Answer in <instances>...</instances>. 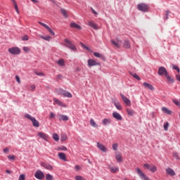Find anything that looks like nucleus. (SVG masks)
Listing matches in <instances>:
<instances>
[{
  "instance_id": "nucleus-1",
  "label": "nucleus",
  "mask_w": 180,
  "mask_h": 180,
  "mask_svg": "<svg viewBox=\"0 0 180 180\" xmlns=\"http://www.w3.org/2000/svg\"><path fill=\"white\" fill-rule=\"evenodd\" d=\"M64 46L67 47V49H69V50H71L72 51H77V46L71 41H70L68 39H65L64 40Z\"/></svg>"
},
{
  "instance_id": "nucleus-2",
  "label": "nucleus",
  "mask_w": 180,
  "mask_h": 180,
  "mask_svg": "<svg viewBox=\"0 0 180 180\" xmlns=\"http://www.w3.org/2000/svg\"><path fill=\"white\" fill-rule=\"evenodd\" d=\"M25 117L31 120L34 127H40V123L39 122V121H37L36 118L30 115V114H25Z\"/></svg>"
},
{
  "instance_id": "nucleus-3",
  "label": "nucleus",
  "mask_w": 180,
  "mask_h": 180,
  "mask_svg": "<svg viewBox=\"0 0 180 180\" xmlns=\"http://www.w3.org/2000/svg\"><path fill=\"white\" fill-rule=\"evenodd\" d=\"M137 8L139 11H141V12H148V9H150V7H148V5H147L146 3H141L137 5Z\"/></svg>"
},
{
  "instance_id": "nucleus-4",
  "label": "nucleus",
  "mask_w": 180,
  "mask_h": 180,
  "mask_svg": "<svg viewBox=\"0 0 180 180\" xmlns=\"http://www.w3.org/2000/svg\"><path fill=\"white\" fill-rule=\"evenodd\" d=\"M8 52L13 56H18L20 54V49L19 47L13 46L8 49Z\"/></svg>"
},
{
  "instance_id": "nucleus-5",
  "label": "nucleus",
  "mask_w": 180,
  "mask_h": 180,
  "mask_svg": "<svg viewBox=\"0 0 180 180\" xmlns=\"http://www.w3.org/2000/svg\"><path fill=\"white\" fill-rule=\"evenodd\" d=\"M136 172L138 174L139 178H141L142 180H150V178L147 177L146 174L143 172V171L141 170L140 168H136Z\"/></svg>"
},
{
  "instance_id": "nucleus-6",
  "label": "nucleus",
  "mask_w": 180,
  "mask_h": 180,
  "mask_svg": "<svg viewBox=\"0 0 180 180\" xmlns=\"http://www.w3.org/2000/svg\"><path fill=\"white\" fill-rule=\"evenodd\" d=\"M44 173L41 170H37L34 173V177L37 179L41 180L44 178Z\"/></svg>"
},
{
  "instance_id": "nucleus-7",
  "label": "nucleus",
  "mask_w": 180,
  "mask_h": 180,
  "mask_svg": "<svg viewBox=\"0 0 180 180\" xmlns=\"http://www.w3.org/2000/svg\"><path fill=\"white\" fill-rule=\"evenodd\" d=\"M158 75H160V76L164 75L165 77L166 75H167L168 71L167 70V68L161 66L158 69Z\"/></svg>"
},
{
  "instance_id": "nucleus-8",
  "label": "nucleus",
  "mask_w": 180,
  "mask_h": 180,
  "mask_svg": "<svg viewBox=\"0 0 180 180\" xmlns=\"http://www.w3.org/2000/svg\"><path fill=\"white\" fill-rule=\"evenodd\" d=\"M88 67H95L96 65H101L99 62H96L94 59H89L87 61Z\"/></svg>"
},
{
  "instance_id": "nucleus-9",
  "label": "nucleus",
  "mask_w": 180,
  "mask_h": 180,
  "mask_svg": "<svg viewBox=\"0 0 180 180\" xmlns=\"http://www.w3.org/2000/svg\"><path fill=\"white\" fill-rule=\"evenodd\" d=\"M38 136L40 137V139H42V140H44V141H49V134L44 133V132H38Z\"/></svg>"
},
{
  "instance_id": "nucleus-10",
  "label": "nucleus",
  "mask_w": 180,
  "mask_h": 180,
  "mask_svg": "<svg viewBox=\"0 0 180 180\" xmlns=\"http://www.w3.org/2000/svg\"><path fill=\"white\" fill-rule=\"evenodd\" d=\"M120 96H121V98H122L123 102H124L125 104H127V106H130V105H131V101H130V99L127 98L124 96V94H120Z\"/></svg>"
},
{
  "instance_id": "nucleus-11",
  "label": "nucleus",
  "mask_w": 180,
  "mask_h": 180,
  "mask_svg": "<svg viewBox=\"0 0 180 180\" xmlns=\"http://www.w3.org/2000/svg\"><path fill=\"white\" fill-rule=\"evenodd\" d=\"M87 25H88V26L91 27V29H94V30H99V27L94 21H88Z\"/></svg>"
},
{
  "instance_id": "nucleus-12",
  "label": "nucleus",
  "mask_w": 180,
  "mask_h": 180,
  "mask_svg": "<svg viewBox=\"0 0 180 180\" xmlns=\"http://www.w3.org/2000/svg\"><path fill=\"white\" fill-rule=\"evenodd\" d=\"M97 147L103 153H106L108 151V148H106V146H105L103 144H102L99 142H97Z\"/></svg>"
},
{
  "instance_id": "nucleus-13",
  "label": "nucleus",
  "mask_w": 180,
  "mask_h": 180,
  "mask_svg": "<svg viewBox=\"0 0 180 180\" xmlns=\"http://www.w3.org/2000/svg\"><path fill=\"white\" fill-rule=\"evenodd\" d=\"M94 56L96 57L97 58H101V60H103V61L106 60V58L103 54L99 53V52H94Z\"/></svg>"
},
{
  "instance_id": "nucleus-14",
  "label": "nucleus",
  "mask_w": 180,
  "mask_h": 180,
  "mask_svg": "<svg viewBox=\"0 0 180 180\" xmlns=\"http://www.w3.org/2000/svg\"><path fill=\"white\" fill-rule=\"evenodd\" d=\"M112 117H114V119H116V120H123V117L117 112H112Z\"/></svg>"
},
{
  "instance_id": "nucleus-15",
  "label": "nucleus",
  "mask_w": 180,
  "mask_h": 180,
  "mask_svg": "<svg viewBox=\"0 0 180 180\" xmlns=\"http://www.w3.org/2000/svg\"><path fill=\"white\" fill-rule=\"evenodd\" d=\"M143 86L147 89H150V91H154V86H153L150 83H148L146 82H143Z\"/></svg>"
},
{
  "instance_id": "nucleus-16",
  "label": "nucleus",
  "mask_w": 180,
  "mask_h": 180,
  "mask_svg": "<svg viewBox=\"0 0 180 180\" xmlns=\"http://www.w3.org/2000/svg\"><path fill=\"white\" fill-rule=\"evenodd\" d=\"M166 173L168 175H170V176H175V171H174V169H172V168H167L166 169Z\"/></svg>"
},
{
  "instance_id": "nucleus-17",
  "label": "nucleus",
  "mask_w": 180,
  "mask_h": 180,
  "mask_svg": "<svg viewBox=\"0 0 180 180\" xmlns=\"http://www.w3.org/2000/svg\"><path fill=\"white\" fill-rule=\"evenodd\" d=\"M58 158H60V160H62L63 161H67V156L64 153H58Z\"/></svg>"
},
{
  "instance_id": "nucleus-18",
  "label": "nucleus",
  "mask_w": 180,
  "mask_h": 180,
  "mask_svg": "<svg viewBox=\"0 0 180 180\" xmlns=\"http://www.w3.org/2000/svg\"><path fill=\"white\" fill-rule=\"evenodd\" d=\"M53 102H55V103H56V105H58V106H61L62 108H65V105L64 103H63V102H61V101L54 98H53Z\"/></svg>"
},
{
  "instance_id": "nucleus-19",
  "label": "nucleus",
  "mask_w": 180,
  "mask_h": 180,
  "mask_svg": "<svg viewBox=\"0 0 180 180\" xmlns=\"http://www.w3.org/2000/svg\"><path fill=\"white\" fill-rule=\"evenodd\" d=\"M110 123H112V120H110L109 118H104L102 120V124L103 126H108V124H110Z\"/></svg>"
},
{
  "instance_id": "nucleus-20",
  "label": "nucleus",
  "mask_w": 180,
  "mask_h": 180,
  "mask_svg": "<svg viewBox=\"0 0 180 180\" xmlns=\"http://www.w3.org/2000/svg\"><path fill=\"white\" fill-rule=\"evenodd\" d=\"M58 119H59L60 122H61V120H63V122H67V121H68L69 118H68V116H67V115H59Z\"/></svg>"
},
{
  "instance_id": "nucleus-21",
  "label": "nucleus",
  "mask_w": 180,
  "mask_h": 180,
  "mask_svg": "<svg viewBox=\"0 0 180 180\" xmlns=\"http://www.w3.org/2000/svg\"><path fill=\"white\" fill-rule=\"evenodd\" d=\"M41 166L44 167L46 169H49V171H51L53 169V166L50 164L47 163H42Z\"/></svg>"
},
{
  "instance_id": "nucleus-22",
  "label": "nucleus",
  "mask_w": 180,
  "mask_h": 180,
  "mask_svg": "<svg viewBox=\"0 0 180 180\" xmlns=\"http://www.w3.org/2000/svg\"><path fill=\"white\" fill-rule=\"evenodd\" d=\"M70 27H72L73 29H78L79 30H81V29H82L81 25H79L75 22H72L70 24Z\"/></svg>"
},
{
  "instance_id": "nucleus-23",
  "label": "nucleus",
  "mask_w": 180,
  "mask_h": 180,
  "mask_svg": "<svg viewBox=\"0 0 180 180\" xmlns=\"http://www.w3.org/2000/svg\"><path fill=\"white\" fill-rule=\"evenodd\" d=\"M162 112H163L164 113H166V115H171V113H172V111H171V110L168 109L166 107L162 108Z\"/></svg>"
},
{
  "instance_id": "nucleus-24",
  "label": "nucleus",
  "mask_w": 180,
  "mask_h": 180,
  "mask_svg": "<svg viewBox=\"0 0 180 180\" xmlns=\"http://www.w3.org/2000/svg\"><path fill=\"white\" fill-rule=\"evenodd\" d=\"M39 37H40V39H42L43 40H46V41H50V40H51V37L47 35V36H43V35H39Z\"/></svg>"
},
{
  "instance_id": "nucleus-25",
  "label": "nucleus",
  "mask_w": 180,
  "mask_h": 180,
  "mask_svg": "<svg viewBox=\"0 0 180 180\" xmlns=\"http://www.w3.org/2000/svg\"><path fill=\"white\" fill-rule=\"evenodd\" d=\"M57 64L60 67H64V65H65V62L64 61V59L60 58L57 61Z\"/></svg>"
},
{
  "instance_id": "nucleus-26",
  "label": "nucleus",
  "mask_w": 180,
  "mask_h": 180,
  "mask_svg": "<svg viewBox=\"0 0 180 180\" xmlns=\"http://www.w3.org/2000/svg\"><path fill=\"white\" fill-rule=\"evenodd\" d=\"M165 77L167 79V81L170 82V84H174V79L171 77V76H169L168 73Z\"/></svg>"
},
{
  "instance_id": "nucleus-27",
  "label": "nucleus",
  "mask_w": 180,
  "mask_h": 180,
  "mask_svg": "<svg viewBox=\"0 0 180 180\" xmlns=\"http://www.w3.org/2000/svg\"><path fill=\"white\" fill-rule=\"evenodd\" d=\"M124 49H130V41L129 40H125L124 42Z\"/></svg>"
},
{
  "instance_id": "nucleus-28",
  "label": "nucleus",
  "mask_w": 180,
  "mask_h": 180,
  "mask_svg": "<svg viewBox=\"0 0 180 180\" xmlns=\"http://www.w3.org/2000/svg\"><path fill=\"white\" fill-rule=\"evenodd\" d=\"M126 110L128 116H133V115H134V110H133L132 109L127 108Z\"/></svg>"
},
{
  "instance_id": "nucleus-29",
  "label": "nucleus",
  "mask_w": 180,
  "mask_h": 180,
  "mask_svg": "<svg viewBox=\"0 0 180 180\" xmlns=\"http://www.w3.org/2000/svg\"><path fill=\"white\" fill-rule=\"evenodd\" d=\"M110 169H111V172L113 174L115 172H117L119 171V167H110Z\"/></svg>"
},
{
  "instance_id": "nucleus-30",
  "label": "nucleus",
  "mask_w": 180,
  "mask_h": 180,
  "mask_svg": "<svg viewBox=\"0 0 180 180\" xmlns=\"http://www.w3.org/2000/svg\"><path fill=\"white\" fill-rule=\"evenodd\" d=\"M63 96H65V98H72V94H71V93L65 90Z\"/></svg>"
},
{
  "instance_id": "nucleus-31",
  "label": "nucleus",
  "mask_w": 180,
  "mask_h": 180,
  "mask_svg": "<svg viewBox=\"0 0 180 180\" xmlns=\"http://www.w3.org/2000/svg\"><path fill=\"white\" fill-rule=\"evenodd\" d=\"M115 108L117 109V110H122V105H120V103H117V102H115L114 103Z\"/></svg>"
},
{
  "instance_id": "nucleus-32",
  "label": "nucleus",
  "mask_w": 180,
  "mask_h": 180,
  "mask_svg": "<svg viewBox=\"0 0 180 180\" xmlns=\"http://www.w3.org/2000/svg\"><path fill=\"white\" fill-rule=\"evenodd\" d=\"M90 124L92 126V127H98V125L96 124V122H95V120L94 119L90 120Z\"/></svg>"
},
{
  "instance_id": "nucleus-33",
  "label": "nucleus",
  "mask_w": 180,
  "mask_h": 180,
  "mask_svg": "<svg viewBox=\"0 0 180 180\" xmlns=\"http://www.w3.org/2000/svg\"><path fill=\"white\" fill-rule=\"evenodd\" d=\"M131 75L133 76V77L138 81H140L141 79V78H140V76H139V75H137L136 73H131Z\"/></svg>"
},
{
  "instance_id": "nucleus-34",
  "label": "nucleus",
  "mask_w": 180,
  "mask_h": 180,
  "mask_svg": "<svg viewBox=\"0 0 180 180\" xmlns=\"http://www.w3.org/2000/svg\"><path fill=\"white\" fill-rule=\"evenodd\" d=\"M80 44L83 49H85V50H87V51H91V49H89L86 45L84 44V43L80 42Z\"/></svg>"
},
{
  "instance_id": "nucleus-35",
  "label": "nucleus",
  "mask_w": 180,
  "mask_h": 180,
  "mask_svg": "<svg viewBox=\"0 0 180 180\" xmlns=\"http://www.w3.org/2000/svg\"><path fill=\"white\" fill-rule=\"evenodd\" d=\"M67 140V134H62L60 137V141H65Z\"/></svg>"
},
{
  "instance_id": "nucleus-36",
  "label": "nucleus",
  "mask_w": 180,
  "mask_h": 180,
  "mask_svg": "<svg viewBox=\"0 0 180 180\" xmlns=\"http://www.w3.org/2000/svg\"><path fill=\"white\" fill-rule=\"evenodd\" d=\"M53 139L56 141H58L60 140V137L58 136V134H53Z\"/></svg>"
},
{
  "instance_id": "nucleus-37",
  "label": "nucleus",
  "mask_w": 180,
  "mask_h": 180,
  "mask_svg": "<svg viewBox=\"0 0 180 180\" xmlns=\"http://www.w3.org/2000/svg\"><path fill=\"white\" fill-rule=\"evenodd\" d=\"M58 95H63L64 96V93L65 92V90L63 89H59L57 91Z\"/></svg>"
},
{
  "instance_id": "nucleus-38",
  "label": "nucleus",
  "mask_w": 180,
  "mask_h": 180,
  "mask_svg": "<svg viewBox=\"0 0 180 180\" xmlns=\"http://www.w3.org/2000/svg\"><path fill=\"white\" fill-rule=\"evenodd\" d=\"M13 3L17 13H19V8H18V4H16V1L15 0L13 1Z\"/></svg>"
},
{
  "instance_id": "nucleus-39",
  "label": "nucleus",
  "mask_w": 180,
  "mask_h": 180,
  "mask_svg": "<svg viewBox=\"0 0 180 180\" xmlns=\"http://www.w3.org/2000/svg\"><path fill=\"white\" fill-rule=\"evenodd\" d=\"M46 180H53V175H51L50 174H46Z\"/></svg>"
},
{
  "instance_id": "nucleus-40",
  "label": "nucleus",
  "mask_w": 180,
  "mask_h": 180,
  "mask_svg": "<svg viewBox=\"0 0 180 180\" xmlns=\"http://www.w3.org/2000/svg\"><path fill=\"white\" fill-rule=\"evenodd\" d=\"M149 170H150L151 172H156V171H157V167H155V165H152V166L150 167Z\"/></svg>"
},
{
  "instance_id": "nucleus-41",
  "label": "nucleus",
  "mask_w": 180,
  "mask_h": 180,
  "mask_svg": "<svg viewBox=\"0 0 180 180\" xmlns=\"http://www.w3.org/2000/svg\"><path fill=\"white\" fill-rule=\"evenodd\" d=\"M46 30H48V32H49V33L52 34V36H56V33H54V31H53V30H51L50 27L48 26V27H46Z\"/></svg>"
},
{
  "instance_id": "nucleus-42",
  "label": "nucleus",
  "mask_w": 180,
  "mask_h": 180,
  "mask_svg": "<svg viewBox=\"0 0 180 180\" xmlns=\"http://www.w3.org/2000/svg\"><path fill=\"white\" fill-rule=\"evenodd\" d=\"M60 12L63 15V16H65V18H68V16H67V11H65V9L61 8L60 9Z\"/></svg>"
},
{
  "instance_id": "nucleus-43",
  "label": "nucleus",
  "mask_w": 180,
  "mask_h": 180,
  "mask_svg": "<svg viewBox=\"0 0 180 180\" xmlns=\"http://www.w3.org/2000/svg\"><path fill=\"white\" fill-rule=\"evenodd\" d=\"M116 160L118 162H122V161H123L122 160V156H120V155H116Z\"/></svg>"
},
{
  "instance_id": "nucleus-44",
  "label": "nucleus",
  "mask_w": 180,
  "mask_h": 180,
  "mask_svg": "<svg viewBox=\"0 0 180 180\" xmlns=\"http://www.w3.org/2000/svg\"><path fill=\"white\" fill-rule=\"evenodd\" d=\"M169 126V124L168 122H166L164 124L163 127H164V130H165V131H167V130H168Z\"/></svg>"
},
{
  "instance_id": "nucleus-45",
  "label": "nucleus",
  "mask_w": 180,
  "mask_h": 180,
  "mask_svg": "<svg viewBox=\"0 0 180 180\" xmlns=\"http://www.w3.org/2000/svg\"><path fill=\"white\" fill-rule=\"evenodd\" d=\"M172 102H174L176 105V106H179V108H180V101H179L174 98L172 100Z\"/></svg>"
},
{
  "instance_id": "nucleus-46",
  "label": "nucleus",
  "mask_w": 180,
  "mask_h": 180,
  "mask_svg": "<svg viewBox=\"0 0 180 180\" xmlns=\"http://www.w3.org/2000/svg\"><path fill=\"white\" fill-rule=\"evenodd\" d=\"M26 178V176L25 175V174H22L20 175L18 180H25Z\"/></svg>"
},
{
  "instance_id": "nucleus-47",
  "label": "nucleus",
  "mask_w": 180,
  "mask_h": 180,
  "mask_svg": "<svg viewBox=\"0 0 180 180\" xmlns=\"http://www.w3.org/2000/svg\"><path fill=\"white\" fill-rule=\"evenodd\" d=\"M58 150H60V151H67V147H65V146H61V147H59L58 148Z\"/></svg>"
},
{
  "instance_id": "nucleus-48",
  "label": "nucleus",
  "mask_w": 180,
  "mask_h": 180,
  "mask_svg": "<svg viewBox=\"0 0 180 180\" xmlns=\"http://www.w3.org/2000/svg\"><path fill=\"white\" fill-rule=\"evenodd\" d=\"M172 68H173V70H176V71H177V72H180L179 68L176 65H174L172 66Z\"/></svg>"
},
{
  "instance_id": "nucleus-49",
  "label": "nucleus",
  "mask_w": 180,
  "mask_h": 180,
  "mask_svg": "<svg viewBox=\"0 0 180 180\" xmlns=\"http://www.w3.org/2000/svg\"><path fill=\"white\" fill-rule=\"evenodd\" d=\"M169 16V11L167 10V11H166V13H165V15L164 17V19L167 20Z\"/></svg>"
},
{
  "instance_id": "nucleus-50",
  "label": "nucleus",
  "mask_w": 180,
  "mask_h": 180,
  "mask_svg": "<svg viewBox=\"0 0 180 180\" xmlns=\"http://www.w3.org/2000/svg\"><path fill=\"white\" fill-rule=\"evenodd\" d=\"M75 179L76 180H86L85 178L82 177V176H76Z\"/></svg>"
},
{
  "instance_id": "nucleus-51",
  "label": "nucleus",
  "mask_w": 180,
  "mask_h": 180,
  "mask_svg": "<svg viewBox=\"0 0 180 180\" xmlns=\"http://www.w3.org/2000/svg\"><path fill=\"white\" fill-rule=\"evenodd\" d=\"M112 44H113V46H115V47H118L119 48V44H117V42H116L114 40L111 41Z\"/></svg>"
},
{
  "instance_id": "nucleus-52",
  "label": "nucleus",
  "mask_w": 180,
  "mask_h": 180,
  "mask_svg": "<svg viewBox=\"0 0 180 180\" xmlns=\"http://www.w3.org/2000/svg\"><path fill=\"white\" fill-rule=\"evenodd\" d=\"M39 24L41 25V26H43L44 27H45V29H47V27H49V25H47L46 24H44V22H39Z\"/></svg>"
},
{
  "instance_id": "nucleus-53",
  "label": "nucleus",
  "mask_w": 180,
  "mask_h": 180,
  "mask_svg": "<svg viewBox=\"0 0 180 180\" xmlns=\"http://www.w3.org/2000/svg\"><path fill=\"white\" fill-rule=\"evenodd\" d=\"M112 150H114V151L117 150V143L112 144Z\"/></svg>"
},
{
  "instance_id": "nucleus-54",
  "label": "nucleus",
  "mask_w": 180,
  "mask_h": 180,
  "mask_svg": "<svg viewBox=\"0 0 180 180\" xmlns=\"http://www.w3.org/2000/svg\"><path fill=\"white\" fill-rule=\"evenodd\" d=\"M8 160H12L13 161L15 160V155H10L8 156Z\"/></svg>"
},
{
  "instance_id": "nucleus-55",
  "label": "nucleus",
  "mask_w": 180,
  "mask_h": 180,
  "mask_svg": "<svg viewBox=\"0 0 180 180\" xmlns=\"http://www.w3.org/2000/svg\"><path fill=\"white\" fill-rule=\"evenodd\" d=\"M35 74H36V75H38L39 77L44 75V73H43L41 72H35Z\"/></svg>"
},
{
  "instance_id": "nucleus-56",
  "label": "nucleus",
  "mask_w": 180,
  "mask_h": 180,
  "mask_svg": "<svg viewBox=\"0 0 180 180\" xmlns=\"http://www.w3.org/2000/svg\"><path fill=\"white\" fill-rule=\"evenodd\" d=\"M174 157L176 158V160H179V155H178V153H174Z\"/></svg>"
},
{
  "instance_id": "nucleus-57",
  "label": "nucleus",
  "mask_w": 180,
  "mask_h": 180,
  "mask_svg": "<svg viewBox=\"0 0 180 180\" xmlns=\"http://www.w3.org/2000/svg\"><path fill=\"white\" fill-rule=\"evenodd\" d=\"M54 117H56V115L53 112H50L49 118L54 119Z\"/></svg>"
},
{
  "instance_id": "nucleus-58",
  "label": "nucleus",
  "mask_w": 180,
  "mask_h": 180,
  "mask_svg": "<svg viewBox=\"0 0 180 180\" xmlns=\"http://www.w3.org/2000/svg\"><path fill=\"white\" fill-rule=\"evenodd\" d=\"M143 167H144V168H146L147 169H150V168L151 166H150V165H148V163H146V164H144V165H143Z\"/></svg>"
},
{
  "instance_id": "nucleus-59",
  "label": "nucleus",
  "mask_w": 180,
  "mask_h": 180,
  "mask_svg": "<svg viewBox=\"0 0 180 180\" xmlns=\"http://www.w3.org/2000/svg\"><path fill=\"white\" fill-rule=\"evenodd\" d=\"M22 50H24V51H25L26 53H27V51H29L30 49H29V47H27V46H24V47L22 48Z\"/></svg>"
},
{
  "instance_id": "nucleus-60",
  "label": "nucleus",
  "mask_w": 180,
  "mask_h": 180,
  "mask_svg": "<svg viewBox=\"0 0 180 180\" xmlns=\"http://www.w3.org/2000/svg\"><path fill=\"white\" fill-rule=\"evenodd\" d=\"M15 79H16L17 82H18V84H20V78L19 77V76L16 75Z\"/></svg>"
},
{
  "instance_id": "nucleus-61",
  "label": "nucleus",
  "mask_w": 180,
  "mask_h": 180,
  "mask_svg": "<svg viewBox=\"0 0 180 180\" xmlns=\"http://www.w3.org/2000/svg\"><path fill=\"white\" fill-rule=\"evenodd\" d=\"M22 39L25 41L29 40V37H27V35H25L22 37Z\"/></svg>"
},
{
  "instance_id": "nucleus-62",
  "label": "nucleus",
  "mask_w": 180,
  "mask_h": 180,
  "mask_svg": "<svg viewBox=\"0 0 180 180\" xmlns=\"http://www.w3.org/2000/svg\"><path fill=\"white\" fill-rule=\"evenodd\" d=\"M4 153H5L6 154L9 153V148H6L4 149Z\"/></svg>"
},
{
  "instance_id": "nucleus-63",
  "label": "nucleus",
  "mask_w": 180,
  "mask_h": 180,
  "mask_svg": "<svg viewBox=\"0 0 180 180\" xmlns=\"http://www.w3.org/2000/svg\"><path fill=\"white\" fill-rule=\"evenodd\" d=\"M79 168H80L79 165H76L75 167V169H76V171H79Z\"/></svg>"
},
{
  "instance_id": "nucleus-64",
  "label": "nucleus",
  "mask_w": 180,
  "mask_h": 180,
  "mask_svg": "<svg viewBox=\"0 0 180 180\" xmlns=\"http://www.w3.org/2000/svg\"><path fill=\"white\" fill-rule=\"evenodd\" d=\"M91 9L92 13H93L94 15H98V13H96L92 8H91Z\"/></svg>"
}]
</instances>
